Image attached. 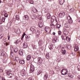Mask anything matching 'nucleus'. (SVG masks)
<instances>
[{
    "label": "nucleus",
    "instance_id": "47",
    "mask_svg": "<svg viewBox=\"0 0 80 80\" xmlns=\"http://www.w3.org/2000/svg\"><path fill=\"white\" fill-rule=\"evenodd\" d=\"M19 59V58H18V57H15V60H16L17 61H18Z\"/></svg>",
    "mask_w": 80,
    "mask_h": 80
},
{
    "label": "nucleus",
    "instance_id": "26",
    "mask_svg": "<svg viewBox=\"0 0 80 80\" xmlns=\"http://www.w3.org/2000/svg\"><path fill=\"white\" fill-rule=\"evenodd\" d=\"M42 72V70H38V72L37 73V75H39Z\"/></svg>",
    "mask_w": 80,
    "mask_h": 80
},
{
    "label": "nucleus",
    "instance_id": "52",
    "mask_svg": "<svg viewBox=\"0 0 80 80\" xmlns=\"http://www.w3.org/2000/svg\"><path fill=\"white\" fill-rule=\"evenodd\" d=\"M65 36H63L62 35L61 36V38H62V39H65Z\"/></svg>",
    "mask_w": 80,
    "mask_h": 80
},
{
    "label": "nucleus",
    "instance_id": "46",
    "mask_svg": "<svg viewBox=\"0 0 80 80\" xmlns=\"http://www.w3.org/2000/svg\"><path fill=\"white\" fill-rule=\"evenodd\" d=\"M39 43L40 45H42V44H43V42H42V41L41 40H39Z\"/></svg>",
    "mask_w": 80,
    "mask_h": 80
},
{
    "label": "nucleus",
    "instance_id": "61",
    "mask_svg": "<svg viewBox=\"0 0 80 80\" xmlns=\"http://www.w3.org/2000/svg\"><path fill=\"white\" fill-rule=\"evenodd\" d=\"M52 34H53V35H55V32H53V33H52Z\"/></svg>",
    "mask_w": 80,
    "mask_h": 80
},
{
    "label": "nucleus",
    "instance_id": "4",
    "mask_svg": "<svg viewBox=\"0 0 80 80\" xmlns=\"http://www.w3.org/2000/svg\"><path fill=\"white\" fill-rule=\"evenodd\" d=\"M38 65H40L42 63V62L43 60H42V58L41 57H38Z\"/></svg>",
    "mask_w": 80,
    "mask_h": 80
},
{
    "label": "nucleus",
    "instance_id": "37",
    "mask_svg": "<svg viewBox=\"0 0 80 80\" xmlns=\"http://www.w3.org/2000/svg\"><path fill=\"white\" fill-rule=\"evenodd\" d=\"M33 12L34 13H36V12H38V11L35 8H34V9L33 10Z\"/></svg>",
    "mask_w": 80,
    "mask_h": 80
},
{
    "label": "nucleus",
    "instance_id": "39",
    "mask_svg": "<svg viewBox=\"0 0 80 80\" xmlns=\"http://www.w3.org/2000/svg\"><path fill=\"white\" fill-rule=\"evenodd\" d=\"M18 48H14V52H15V53L17 52H18Z\"/></svg>",
    "mask_w": 80,
    "mask_h": 80
},
{
    "label": "nucleus",
    "instance_id": "40",
    "mask_svg": "<svg viewBox=\"0 0 80 80\" xmlns=\"http://www.w3.org/2000/svg\"><path fill=\"white\" fill-rule=\"evenodd\" d=\"M66 52H67V51L66 50L62 51V53L63 55H65V54L66 53Z\"/></svg>",
    "mask_w": 80,
    "mask_h": 80
},
{
    "label": "nucleus",
    "instance_id": "18",
    "mask_svg": "<svg viewBox=\"0 0 80 80\" xmlns=\"http://www.w3.org/2000/svg\"><path fill=\"white\" fill-rule=\"evenodd\" d=\"M19 53L20 55H23V50H20L19 51Z\"/></svg>",
    "mask_w": 80,
    "mask_h": 80
},
{
    "label": "nucleus",
    "instance_id": "60",
    "mask_svg": "<svg viewBox=\"0 0 80 80\" xmlns=\"http://www.w3.org/2000/svg\"><path fill=\"white\" fill-rule=\"evenodd\" d=\"M36 48V46H34L33 47V49H35V48Z\"/></svg>",
    "mask_w": 80,
    "mask_h": 80
},
{
    "label": "nucleus",
    "instance_id": "23",
    "mask_svg": "<svg viewBox=\"0 0 80 80\" xmlns=\"http://www.w3.org/2000/svg\"><path fill=\"white\" fill-rule=\"evenodd\" d=\"M64 2H65V1H64V0H60L59 3L61 5H62L63 4Z\"/></svg>",
    "mask_w": 80,
    "mask_h": 80
},
{
    "label": "nucleus",
    "instance_id": "48",
    "mask_svg": "<svg viewBox=\"0 0 80 80\" xmlns=\"http://www.w3.org/2000/svg\"><path fill=\"white\" fill-rule=\"evenodd\" d=\"M28 80H33V78H32V77H30L28 78Z\"/></svg>",
    "mask_w": 80,
    "mask_h": 80
},
{
    "label": "nucleus",
    "instance_id": "51",
    "mask_svg": "<svg viewBox=\"0 0 80 80\" xmlns=\"http://www.w3.org/2000/svg\"><path fill=\"white\" fill-rule=\"evenodd\" d=\"M58 34L59 35H61V34H62V32L61 31H59L58 32Z\"/></svg>",
    "mask_w": 80,
    "mask_h": 80
},
{
    "label": "nucleus",
    "instance_id": "15",
    "mask_svg": "<svg viewBox=\"0 0 80 80\" xmlns=\"http://www.w3.org/2000/svg\"><path fill=\"white\" fill-rule=\"evenodd\" d=\"M48 47L50 50H53V46L52 44H49Z\"/></svg>",
    "mask_w": 80,
    "mask_h": 80
},
{
    "label": "nucleus",
    "instance_id": "56",
    "mask_svg": "<svg viewBox=\"0 0 80 80\" xmlns=\"http://www.w3.org/2000/svg\"><path fill=\"white\" fill-rule=\"evenodd\" d=\"M3 23V22L1 20V19L0 18V24Z\"/></svg>",
    "mask_w": 80,
    "mask_h": 80
},
{
    "label": "nucleus",
    "instance_id": "63",
    "mask_svg": "<svg viewBox=\"0 0 80 80\" xmlns=\"http://www.w3.org/2000/svg\"><path fill=\"white\" fill-rule=\"evenodd\" d=\"M24 2H27V1H28V0H23Z\"/></svg>",
    "mask_w": 80,
    "mask_h": 80
},
{
    "label": "nucleus",
    "instance_id": "5",
    "mask_svg": "<svg viewBox=\"0 0 80 80\" xmlns=\"http://www.w3.org/2000/svg\"><path fill=\"white\" fill-rule=\"evenodd\" d=\"M51 22L52 23V26H56V25H57V23H58V22H57V20Z\"/></svg>",
    "mask_w": 80,
    "mask_h": 80
},
{
    "label": "nucleus",
    "instance_id": "28",
    "mask_svg": "<svg viewBox=\"0 0 80 80\" xmlns=\"http://www.w3.org/2000/svg\"><path fill=\"white\" fill-rule=\"evenodd\" d=\"M47 16L48 17V19H50V18H51V17H52V16H51V15H50V14H47Z\"/></svg>",
    "mask_w": 80,
    "mask_h": 80
},
{
    "label": "nucleus",
    "instance_id": "44",
    "mask_svg": "<svg viewBox=\"0 0 80 80\" xmlns=\"http://www.w3.org/2000/svg\"><path fill=\"white\" fill-rule=\"evenodd\" d=\"M69 11L71 12H73L74 11V10L73 9V8H71L70 10Z\"/></svg>",
    "mask_w": 80,
    "mask_h": 80
},
{
    "label": "nucleus",
    "instance_id": "13",
    "mask_svg": "<svg viewBox=\"0 0 80 80\" xmlns=\"http://www.w3.org/2000/svg\"><path fill=\"white\" fill-rule=\"evenodd\" d=\"M57 18L55 16L52 17L51 18V22H53L54 20H57Z\"/></svg>",
    "mask_w": 80,
    "mask_h": 80
},
{
    "label": "nucleus",
    "instance_id": "1",
    "mask_svg": "<svg viewBox=\"0 0 80 80\" xmlns=\"http://www.w3.org/2000/svg\"><path fill=\"white\" fill-rule=\"evenodd\" d=\"M68 73V70L66 69H63L61 70V73L63 75H67Z\"/></svg>",
    "mask_w": 80,
    "mask_h": 80
},
{
    "label": "nucleus",
    "instance_id": "50",
    "mask_svg": "<svg viewBox=\"0 0 80 80\" xmlns=\"http://www.w3.org/2000/svg\"><path fill=\"white\" fill-rule=\"evenodd\" d=\"M38 18L40 20L42 19V16H39L38 17Z\"/></svg>",
    "mask_w": 80,
    "mask_h": 80
},
{
    "label": "nucleus",
    "instance_id": "30",
    "mask_svg": "<svg viewBox=\"0 0 80 80\" xmlns=\"http://www.w3.org/2000/svg\"><path fill=\"white\" fill-rule=\"evenodd\" d=\"M66 39L67 42H69V41H70V38L69 37H66Z\"/></svg>",
    "mask_w": 80,
    "mask_h": 80
},
{
    "label": "nucleus",
    "instance_id": "11",
    "mask_svg": "<svg viewBox=\"0 0 80 80\" xmlns=\"http://www.w3.org/2000/svg\"><path fill=\"white\" fill-rule=\"evenodd\" d=\"M38 25L40 28L42 27V26L43 25V22L42 21H40L38 23Z\"/></svg>",
    "mask_w": 80,
    "mask_h": 80
},
{
    "label": "nucleus",
    "instance_id": "12",
    "mask_svg": "<svg viewBox=\"0 0 80 80\" xmlns=\"http://www.w3.org/2000/svg\"><path fill=\"white\" fill-rule=\"evenodd\" d=\"M74 50L75 51H77L78 50V45L77 44H75L74 46Z\"/></svg>",
    "mask_w": 80,
    "mask_h": 80
},
{
    "label": "nucleus",
    "instance_id": "38",
    "mask_svg": "<svg viewBox=\"0 0 80 80\" xmlns=\"http://www.w3.org/2000/svg\"><path fill=\"white\" fill-rule=\"evenodd\" d=\"M67 19L68 20H70V19H72V18L70 17V16L68 15V17H67Z\"/></svg>",
    "mask_w": 80,
    "mask_h": 80
},
{
    "label": "nucleus",
    "instance_id": "35",
    "mask_svg": "<svg viewBox=\"0 0 80 80\" xmlns=\"http://www.w3.org/2000/svg\"><path fill=\"white\" fill-rule=\"evenodd\" d=\"M4 36V34H0V39H2V38Z\"/></svg>",
    "mask_w": 80,
    "mask_h": 80
},
{
    "label": "nucleus",
    "instance_id": "8",
    "mask_svg": "<svg viewBox=\"0 0 80 80\" xmlns=\"http://www.w3.org/2000/svg\"><path fill=\"white\" fill-rule=\"evenodd\" d=\"M25 71L24 70H22L21 72V75L22 76H23H23H25Z\"/></svg>",
    "mask_w": 80,
    "mask_h": 80
},
{
    "label": "nucleus",
    "instance_id": "55",
    "mask_svg": "<svg viewBox=\"0 0 80 80\" xmlns=\"http://www.w3.org/2000/svg\"><path fill=\"white\" fill-rule=\"evenodd\" d=\"M80 65H79L78 66V70L80 71Z\"/></svg>",
    "mask_w": 80,
    "mask_h": 80
},
{
    "label": "nucleus",
    "instance_id": "6",
    "mask_svg": "<svg viewBox=\"0 0 80 80\" xmlns=\"http://www.w3.org/2000/svg\"><path fill=\"white\" fill-rule=\"evenodd\" d=\"M63 33L64 35H68V31L67 29L64 28L63 29Z\"/></svg>",
    "mask_w": 80,
    "mask_h": 80
},
{
    "label": "nucleus",
    "instance_id": "59",
    "mask_svg": "<svg viewBox=\"0 0 80 80\" xmlns=\"http://www.w3.org/2000/svg\"><path fill=\"white\" fill-rule=\"evenodd\" d=\"M0 72H3V70L2 69H0Z\"/></svg>",
    "mask_w": 80,
    "mask_h": 80
},
{
    "label": "nucleus",
    "instance_id": "33",
    "mask_svg": "<svg viewBox=\"0 0 80 80\" xmlns=\"http://www.w3.org/2000/svg\"><path fill=\"white\" fill-rule=\"evenodd\" d=\"M68 22L69 23H73V21L72 19L68 20Z\"/></svg>",
    "mask_w": 80,
    "mask_h": 80
},
{
    "label": "nucleus",
    "instance_id": "20",
    "mask_svg": "<svg viewBox=\"0 0 80 80\" xmlns=\"http://www.w3.org/2000/svg\"><path fill=\"white\" fill-rule=\"evenodd\" d=\"M7 76L8 78H12V75L11 73H8L7 74Z\"/></svg>",
    "mask_w": 80,
    "mask_h": 80
},
{
    "label": "nucleus",
    "instance_id": "41",
    "mask_svg": "<svg viewBox=\"0 0 80 80\" xmlns=\"http://www.w3.org/2000/svg\"><path fill=\"white\" fill-rule=\"evenodd\" d=\"M10 50L11 51H13V47L12 46H10Z\"/></svg>",
    "mask_w": 80,
    "mask_h": 80
},
{
    "label": "nucleus",
    "instance_id": "53",
    "mask_svg": "<svg viewBox=\"0 0 80 80\" xmlns=\"http://www.w3.org/2000/svg\"><path fill=\"white\" fill-rule=\"evenodd\" d=\"M62 51H65V50L64 47L62 48Z\"/></svg>",
    "mask_w": 80,
    "mask_h": 80
},
{
    "label": "nucleus",
    "instance_id": "3",
    "mask_svg": "<svg viewBox=\"0 0 80 80\" xmlns=\"http://www.w3.org/2000/svg\"><path fill=\"white\" fill-rule=\"evenodd\" d=\"M34 70H35V67L33 64H31L30 65V69L29 71L30 73H32L34 71Z\"/></svg>",
    "mask_w": 80,
    "mask_h": 80
},
{
    "label": "nucleus",
    "instance_id": "36",
    "mask_svg": "<svg viewBox=\"0 0 80 80\" xmlns=\"http://www.w3.org/2000/svg\"><path fill=\"white\" fill-rule=\"evenodd\" d=\"M9 43L6 42H4V45H6V46H8V45H9Z\"/></svg>",
    "mask_w": 80,
    "mask_h": 80
},
{
    "label": "nucleus",
    "instance_id": "19",
    "mask_svg": "<svg viewBox=\"0 0 80 80\" xmlns=\"http://www.w3.org/2000/svg\"><path fill=\"white\" fill-rule=\"evenodd\" d=\"M4 55V52L2 50H0V56H3Z\"/></svg>",
    "mask_w": 80,
    "mask_h": 80
},
{
    "label": "nucleus",
    "instance_id": "22",
    "mask_svg": "<svg viewBox=\"0 0 80 80\" xmlns=\"http://www.w3.org/2000/svg\"><path fill=\"white\" fill-rule=\"evenodd\" d=\"M50 30V28H48V27H46L45 28V31L46 32H48Z\"/></svg>",
    "mask_w": 80,
    "mask_h": 80
},
{
    "label": "nucleus",
    "instance_id": "32",
    "mask_svg": "<svg viewBox=\"0 0 80 80\" xmlns=\"http://www.w3.org/2000/svg\"><path fill=\"white\" fill-rule=\"evenodd\" d=\"M2 13L4 14V16L5 17H8V14H7L6 13H5V12L3 11V12H2Z\"/></svg>",
    "mask_w": 80,
    "mask_h": 80
},
{
    "label": "nucleus",
    "instance_id": "24",
    "mask_svg": "<svg viewBox=\"0 0 80 80\" xmlns=\"http://www.w3.org/2000/svg\"><path fill=\"white\" fill-rule=\"evenodd\" d=\"M45 57L46 58H47V59L49 58L50 57V55H49V53H46Z\"/></svg>",
    "mask_w": 80,
    "mask_h": 80
},
{
    "label": "nucleus",
    "instance_id": "14",
    "mask_svg": "<svg viewBox=\"0 0 80 80\" xmlns=\"http://www.w3.org/2000/svg\"><path fill=\"white\" fill-rule=\"evenodd\" d=\"M28 47V45H27V43L26 42L24 43L23 46V48H25Z\"/></svg>",
    "mask_w": 80,
    "mask_h": 80
},
{
    "label": "nucleus",
    "instance_id": "27",
    "mask_svg": "<svg viewBox=\"0 0 80 80\" xmlns=\"http://www.w3.org/2000/svg\"><path fill=\"white\" fill-rule=\"evenodd\" d=\"M12 72V71L10 70H9L5 71V73L7 74H8V73H10V72Z\"/></svg>",
    "mask_w": 80,
    "mask_h": 80
},
{
    "label": "nucleus",
    "instance_id": "10",
    "mask_svg": "<svg viewBox=\"0 0 80 80\" xmlns=\"http://www.w3.org/2000/svg\"><path fill=\"white\" fill-rule=\"evenodd\" d=\"M65 47L68 50H70L71 48H72V46L70 44H67L66 45Z\"/></svg>",
    "mask_w": 80,
    "mask_h": 80
},
{
    "label": "nucleus",
    "instance_id": "16",
    "mask_svg": "<svg viewBox=\"0 0 80 80\" xmlns=\"http://www.w3.org/2000/svg\"><path fill=\"white\" fill-rule=\"evenodd\" d=\"M32 58V56H31V55H28L27 56V60H30V59H31Z\"/></svg>",
    "mask_w": 80,
    "mask_h": 80
},
{
    "label": "nucleus",
    "instance_id": "57",
    "mask_svg": "<svg viewBox=\"0 0 80 80\" xmlns=\"http://www.w3.org/2000/svg\"><path fill=\"white\" fill-rule=\"evenodd\" d=\"M36 34L38 35H40V32H36Z\"/></svg>",
    "mask_w": 80,
    "mask_h": 80
},
{
    "label": "nucleus",
    "instance_id": "31",
    "mask_svg": "<svg viewBox=\"0 0 80 80\" xmlns=\"http://www.w3.org/2000/svg\"><path fill=\"white\" fill-rule=\"evenodd\" d=\"M16 18L17 20H20V18L19 17V16L18 15H16Z\"/></svg>",
    "mask_w": 80,
    "mask_h": 80
},
{
    "label": "nucleus",
    "instance_id": "49",
    "mask_svg": "<svg viewBox=\"0 0 80 80\" xmlns=\"http://www.w3.org/2000/svg\"><path fill=\"white\" fill-rule=\"evenodd\" d=\"M20 33V29H18L17 31V33L18 34Z\"/></svg>",
    "mask_w": 80,
    "mask_h": 80
},
{
    "label": "nucleus",
    "instance_id": "58",
    "mask_svg": "<svg viewBox=\"0 0 80 80\" xmlns=\"http://www.w3.org/2000/svg\"><path fill=\"white\" fill-rule=\"evenodd\" d=\"M10 36H8V40H10Z\"/></svg>",
    "mask_w": 80,
    "mask_h": 80
},
{
    "label": "nucleus",
    "instance_id": "25",
    "mask_svg": "<svg viewBox=\"0 0 80 80\" xmlns=\"http://www.w3.org/2000/svg\"><path fill=\"white\" fill-rule=\"evenodd\" d=\"M19 63L20 64H24L25 63V61L24 60H20Z\"/></svg>",
    "mask_w": 80,
    "mask_h": 80
},
{
    "label": "nucleus",
    "instance_id": "43",
    "mask_svg": "<svg viewBox=\"0 0 80 80\" xmlns=\"http://www.w3.org/2000/svg\"><path fill=\"white\" fill-rule=\"evenodd\" d=\"M26 34L25 33H24L22 35V37L21 38V39L22 40H23V37H24V36H25V35H26Z\"/></svg>",
    "mask_w": 80,
    "mask_h": 80
},
{
    "label": "nucleus",
    "instance_id": "42",
    "mask_svg": "<svg viewBox=\"0 0 80 80\" xmlns=\"http://www.w3.org/2000/svg\"><path fill=\"white\" fill-rule=\"evenodd\" d=\"M57 28H60V27H61V25H60V24H58L57 26Z\"/></svg>",
    "mask_w": 80,
    "mask_h": 80
},
{
    "label": "nucleus",
    "instance_id": "17",
    "mask_svg": "<svg viewBox=\"0 0 80 80\" xmlns=\"http://www.w3.org/2000/svg\"><path fill=\"white\" fill-rule=\"evenodd\" d=\"M25 39L26 41H29L30 39V37L29 36H26Z\"/></svg>",
    "mask_w": 80,
    "mask_h": 80
},
{
    "label": "nucleus",
    "instance_id": "29",
    "mask_svg": "<svg viewBox=\"0 0 80 80\" xmlns=\"http://www.w3.org/2000/svg\"><path fill=\"white\" fill-rule=\"evenodd\" d=\"M20 42V41L18 40H16L14 42V44H15L16 45L18 44V43Z\"/></svg>",
    "mask_w": 80,
    "mask_h": 80
},
{
    "label": "nucleus",
    "instance_id": "21",
    "mask_svg": "<svg viewBox=\"0 0 80 80\" xmlns=\"http://www.w3.org/2000/svg\"><path fill=\"white\" fill-rule=\"evenodd\" d=\"M48 78V74L46 73L44 75V80H47Z\"/></svg>",
    "mask_w": 80,
    "mask_h": 80
},
{
    "label": "nucleus",
    "instance_id": "9",
    "mask_svg": "<svg viewBox=\"0 0 80 80\" xmlns=\"http://www.w3.org/2000/svg\"><path fill=\"white\" fill-rule=\"evenodd\" d=\"M23 18L24 20H28L29 19V16L28 15H25L23 16Z\"/></svg>",
    "mask_w": 80,
    "mask_h": 80
},
{
    "label": "nucleus",
    "instance_id": "34",
    "mask_svg": "<svg viewBox=\"0 0 80 80\" xmlns=\"http://www.w3.org/2000/svg\"><path fill=\"white\" fill-rule=\"evenodd\" d=\"M65 27L66 28H68L69 27V26H68V23H66L64 25Z\"/></svg>",
    "mask_w": 80,
    "mask_h": 80
},
{
    "label": "nucleus",
    "instance_id": "62",
    "mask_svg": "<svg viewBox=\"0 0 80 80\" xmlns=\"http://www.w3.org/2000/svg\"><path fill=\"white\" fill-rule=\"evenodd\" d=\"M57 38H56V39L54 40V41H55V42H57Z\"/></svg>",
    "mask_w": 80,
    "mask_h": 80
},
{
    "label": "nucleus",
    "instance_id": "54",
    "mask_svg": "<svg viewBox=\"0 0 80 80\" xmlns=\"http://www.w3.org/2000/svg\"><path fill=\"white\" fill-rule=\"evenodd\" d=\"M6 40V38L4 37L2 39V41L4 42V41H5Z\"/></svg>",
    "mask_w": 80,
    "mask_h": 80
},
{
    "label": "nucleus",
    "instance_id": "2",
    "mask_svg": "<svg viewBox=\"0 0 80 80\" xmlns=\"http://www.w3.org/2000/svg\"><path fill=\"white\" fill-rule=\"evenodd\" d=\"M65 15V13L64 12H61L59 14V18H63Z\"/></svg>",
    "mask_w": 80,
    "mask_h": 80
},
{
    "label": "nucleus",
    "instance_id": "7",
    "mask_svg": "<svg viewBox=\"0 0 80 80\" xmlns=\"http://www.w3.org/2000/svg\"><path fill=\"white\" fill-rule=\"evenodd\" d=\"M37 28L35 27L31 28L30 29V30L32 31V32L33 33H35V32H36V30Z\"/></svg>",
    "mask_w": 80,
    "mask_h": 80
},
{
    "label": "nucleus",
    "instance_id": "45",
    "mask_svg": "<svg viewBox=\"0 0 80 80\" xmlns=\"http://www.w3.org/2000/svg\"><path fill=\"white\" fill-rule=\"evenodd\" d=\"M2 20L3 22H5V17H2Z\"/></svg>",
    "mask_w": 80,
    "mask_h": 80
},
{
    "label": "nucleus",
    "instance_id": "64",
    "mask_svg": "<svg viewBox=\"0 0 80 80\" xmlns=\"http://www.w3.org/2000/svg\"><path fill=\"white\" fill-rule=\"evenodd\" d=\"M9 23L10 24V25H11V24L12 23V22H9Z\"/></svg>",
    "mask_w": 80,
    "mask_h": 80
}]
</instances>
